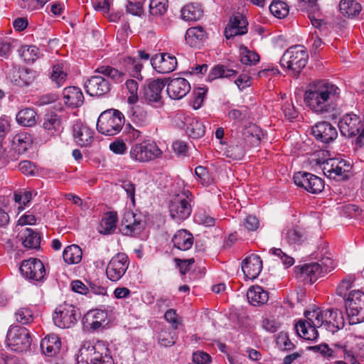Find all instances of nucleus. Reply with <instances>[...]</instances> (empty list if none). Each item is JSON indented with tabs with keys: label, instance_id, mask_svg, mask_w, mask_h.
Masks as SVG:
<instances>
[{
	"label": "nucleus",
	"instance_id": "41",
	"mask_svg": "<svg viewBox=\"0 0 364 364\" xmlns=\"http://www.w3.org/2000/svg\"><path fill=\"white\" fill-rule=\"evenodd\" d=\"M262 131L255 124H250L242 131L244 140L252 146L258 144L261 140Z\"/></svg>",
	"mask_w": 364,
	"mask_h": 364
},
{
	"label": "nucleus",
	"instance_id": "33",
	"mask_svg": "<svg viewBox=\"0 0 364 364\" xmlns=\"http://www.w3.org/2000/svg\"><path fill=\"white\" fill-rule=\"evenodd\" d=\"M61 342L55 335H49L42 339L41 348L42 351L48 356L55 355L60 350Z\"/></svg>",
	"mask_w": 364,
	"mask_h": 364
},
{
	"label": "nucleus",
	"instance_id": "45",
	"mask_svg": "<svg viewBox=\"0 0 364 364\" xmlns=\"http://www.w3.org/2000/svg\"><path fill=\"white\" fill-rule=\"evenodd\" d=\"M96 72L109 77L115 82H121L124 80V74L122 72L110 66H100L96 70Z\"/></svg>",
	"mask_w": 364,
	"mask_h": 364
},
{
	"label": "nucleus",
	"instance_id": "38",
	"mask_svg": "<svg viewBox=\"0 0 364 364\" xmlns=\"http://www.w3.org/2000/svg\"><path fill=\"white\" fill-rule=\"evenodd\" d=\"M339 8L341 14L349 18L358 16L362 10L360 4L355 0H341Z\"/></svg>",
	"mask_w": 364,
	"mask_h": 364
},
{
	"label": "nucleus",
	"instance_id": "46",
	"mask_svg": "<svg viewBox=\"0 0 364 364\" xmlns=\"http://www.w3.org/2000/svg\"><path fill=\"white\" fill-rule=\"evenodd\" d=\"M240 62L244 65H255L259 61V55L244 46L240 47Z\"/></svg>",
	"mask_w": 364,
	"mask_h": 364
},
{
	"label": "nucleus",
	"instance_id": "30",
	"mask_svg": "<svg viewBox=\"0 0 364 364\" xmlns=\"http://www.w3.org/2000/svg\"><path fill=\"white\" fill-rule=\"evenodd\" d=\"M247 298L252 305L260 306L267 302L269 293L259 286H252L247 292Z\"/></svg>",
	"mask_w": 364,
	"mask_h": 364
},
{
	"label": "nucleus",
	"instance_id": "52",
	"mask_svg": "<svg viewBox=\"0 0 364 364\" xmlns=\"http://www.w3.org/2000/svg\"><path fill=\"white\" fill-rule=\"evenodd\" d=\"M225 154L227 157L233 160L241 159L245 155V149L242 144H230L225 151Z\"/></svg>",
	"mask_w": 364,
	"mask_h": 364
},
{
	"label": "nucleus",
	"instance_id": "39",
	"mask_svg": "<svg viewBox=\"0 0 364 364\" xmlns=\"http://www.w3.org/2000/svg\"><path fill=\"white\" fill-rule=\"evenodd\" d=\"M203 11L198 3L186 5L181 10V16L186 21H197L203 16Z\"/></svg>",
	"mask_w": 364,
	"mask_h": 364
},
{
	"label": "nucleus",
	"instance_id": "11",
	"mask_svg": "<svg viewBox=\"0 0 364 364\" xmlns=\"http://www.w3.org/2000/svg\"><path fill=\"white\" fill-rule=\"evenodd\" d=\"M8 346L14 351L23 352L30 348L31 338L27 328L20 326H11L6 335Z\"/></svg>",
	"mask_w": 364,
	"mask_h": 364
},
{
	"label": "nucleus",
	"instance_id": "20",
	"mask_svg": "<svg viewBox=\"0 0 364 364\" xmlns=\"http://www.w3.org/2000/svg\"><path fill=\"white\" fill-rule=\"evenodd\" d=\"M85 89L90 96L101 97L109 92L110 85L103 77L95 75L86 81Z\"/></svg>",
	"mask_w": 364,
	"mask_h": 364
},
{
	"label": "nucleus",
	"instance_id": "25",
	"mask_svg": "<svg viewBox=\"0 0 364 364\" xmlns=\"http://www.w3.org/2000/svg\"><path fill=\"white\" fill-rule=\"evenodd\" d=\"M144 229V224L135 218V214L127 213L121 224V231L124 235L130 236L139 235Z\"/></svg>",
	"mask_w": 364,
	"mask_h": 364
},
{
	"label": "nucleus",
	"instance_id": "5",
	"mask_svg": "<svg viewBox=\"0 0 364 364\" xmlns=\"http://www.w3.org/2000/svg\"><path fill=\"white\" fill-rule=\"evenodd\" d=\"M309 55L304 46L296 45L289 48L280 59L282 67L297 76L308 62Z\"/></svg>",
	"mask_w": 364,
	"mask_h": 364
},
{
	"label": "nucleus",
	"instance_id": "16",
	"mask_svg": "<svg viewBox=\"0 0 364 364\" xmlns=\"http://www.w3.org/2000/svg\"><path fill=\"white\" fill-rule=\"evenodd\" d=\"M19 269L22 275L30 280L41 281L46 275L43 262L36 258L23 260Z\"/></svg>",
	"mask_w": 364,
	"mask_h": 364
},
{
	"label": "nucleus",
	"instance_id": "58",
	"mask_svg": "<svg viewBox=\"0 0 364 364\" xmlns=\"http://www.w3.org/2000/svg\"><path fill=\"white\" fill-rule=\"evenodd\" d=\"M19 80L15 79V82L20 85H28L35 78V75L33 70L28 68H23L18 71Z\"/></svg>",
	"mask_w": 364,
	"mask_h": 364
},
{
	"label": "nucleus",
	"instance_id": "56",
	"mask_svg": "<svg viewBox=\"0 0 364 364\" xmlns=\"http://www.w3.org/2000/svg\"><path fill=\"white\" fill-rule=\"evenodd\" d=\"M132 120L138 127L146 125L149 121L146 112L139 107H136L134 109L132 115Z\"/></svg>",
	"mask_w": 364,
	"mask_h": 364
},
{
	"label": "nucleus",
	"instance_id": "48",
	"mask_svg": "<svg viewBox=\"0 0 364 364\" xmlns=\"http://www.w3.org/2000/svg\"><path fill=\"white\" fill-rule=\"evenodd\" d=\"M14 316L16 321L23 325L31 323L34 320L33 313L32 310L28 307L18 309Z\"/></svg>",
	"mask_w": 364,
	"mask_h": 364
},
{
	"label": "nucleus",
	"instance_id": "13",
	"mask_svg": "<svg viewBox=\"0 0 364 364\" xmlns=\"http://www.w3.org/2000/svg\"><path fill=\"white\" fill-rule=\"evenodd\" d=\"M129 264L128 256L118 253L109 262L106 268L107 277L112 282L119 281L127 272Z\"/></svg>",
	"mask_w": 364,
	"mask_h": 364
},
{
	"label": "nucleus",
	"instance_id": "21",
	"mask_svg": "<svg viewBox=\"0 0 364 364\" xmlns=\"http://www.w3.org/2000/svg\"><path fill=\"white\" fill-rule=\"evenodd\" d=\"M75 142L81 146H88L94 141V132L86 124L77 122L73 127Z\"/></svg>",
	"mask_w": 364,
	"mask_h": 364
},
{
	"label": "nucleus",
	"instance_id": "59",
	"mask_svg": "<svg viewBox=\"0 0 364 364\" xmlns=\"http://www.w3.org/2000/svg\"><path fill=\"white\" fill-rule=\"evenodd\" d=\"M195 221L200 225L207 227H212L215 225V220L203 210L197 212L194 216Z\"/></svg>",
	"mask_w": 364,
	"mask_h": 364
},
{
	"label": "nucleus",
	"instance_id": "61",
	"mask_svg": "<svg viewBox=\"0 0 364 364\" xmlns=\"http://www.w3.org/2000/svg\"><path fill=\"white\" fill-rule=\"evenodd\" d=\"M141 136V132L130 124L125 126L123 136L126 141H133Z\"/></svg>",
	"mask_w": 364,
	"mask_h": 364
},
{
	"label": "nucleus",
	"instance_id": "60",
	"mask_svg": "<svg viewBox=\"0 0 364 364\" xmlns=\"http://www.w3.org/2000/svg\"><path fill=\"white\" fill-rule=\"evenodd\" d=\"M176 336L174 332L162 331L159 335V343L165 347L171 346L176 343Z\"/></svg>",
	"mask_w": 364,
	"mask_h": 364
},
{
	"label": "nucleus",
	"instance_id": "8",
	"mask_svg": "<svg viewBox=\"0 0 364 364\" xmlns=\"http://www.w3.org/2000/svg\"><path fill=\"white\" fill-rule=\"evenodd\" d=\"M346 314L350 324L364 321V292L352 290L346 299Z\"/></svg>",
	"mask_w": 364,
	"mask_h": 364
},
{
	"label": "nucleus",
	"instance_id": "1",
	"mask_svg": "<svg viewBox=\"0 0 364 364\" xmlns=\"http://www.w3.org/2000/svg\"><path fill=\"white\" fill-rule=\"evenodd\" d=\"M339 99L340 89L324 80L311 83L304 94L306 105L317 114H337Z\"/></svg>",
	"mask_w": 364,
	"mask_h": 364
},
{
	"label": "nucleus",
	"instance_id": "31",
	"mask_svg": "<svg viewBox=\"0 0 364 364\" xmlns=\"http://www.w3.org/2000/svg\"><path fill=\"white\" fill-rule=\"evenodd\" d=\"M172 242L176 248L186 251L191 248L193 244V237L187 230H180L173 235Z\"/></svg>",
	"mask_w": 364,
	"mask_h": 364
},
{
	"label": "nucleus",
	"instance_id": "22",
	"mask_svg": "<svg viewBox=\"0 0 364 364\" xmlns=\"http://www.w3.org/2000/svg\"><path fill=\"white\" fill-rule=\"evenodd\" d=\"M324 330L334 333L344 326L343 314L338 309L324 310Z\"/></svg>",
	"mask_w": 364,
	"mask_h": 364
},
{
	"label": "nucleus",
	"instance_id": "57",
	"mask_svg": "<svg viewBox=\"0 0 364 364\" xmlns=\"http://www.w3.org/2000/svg\"><path fill=\"white\" fill-rule=\"evenodd\" d=\"M269 253L277 257L286 268H289L294 264V259L287 255L280 248H272L269 250Z\"/></svg>",
	"mask_w": 364,
	"mask_h": 364
},
{
	"label": "nucleus",
	"instance_id": "51",
	"mask_svg": "<svg viewBox=\"0 0 364 364\" xmlns=\"http://www.w3.org/2000/svg\"><path fill=\"white\" fill-rule=\"evenodd\" d=\"M168 0H151L149 11L151 15L161 16L166 12Z\"/></svg>",
	"mask_w": 364,
	"mask_h": 364
},
{
	"label": "nucleus",
	"instance_id": "50",
	"mask_svg": "<svg viewBox=\"0 0 364 364\" xmlns=\"http://www.w3.org/2000/svg\"><path fill=\"white\" fill-rule=\"evenodd\" d=\"M67 73L64 70L62 64L53 65L50 78L55 82L58 87H60L63 85L67 79Z\"/></svg>",
	"mask_w": 364,
	"mask_h": 364
},
{
	"label": "nucleus",
	"instance_id": "34",
	"mask_svg": "<svg viewBox=\"0 0 364 364\" xmlns=\"http://www.w3.org/2000/svg\"><path fill=\"white\" fill-rule=\"evenodd\" d=\"M12 148L19 154H24L32 144L30 134L21 132L16 134L12 139Z\"/></svg>",
	"mask_w": 364,
	"mask_h": 364
},
{
	"label": "nucleus",
	"instance_id": "40",
	"mask_svg": "<svg viewBox=\"0 0 364 364\" xmlns=\"http://www.w3.org/2000/svg\"><path fill=\"white\" fill-rule=\"evenodd\" d=\"M82 250L77 245H72L65 248L63 257L68 264H77L82 259Z\"/></svg>",
	"mask_w": 364,
	"mask_h": 364
},
{
	"label": "nucleus",
	"instance_id": "27",
	"mask_svg": "<svg viewBox=\"0 0 364 364\" xmlns=\"http://www.w3.org/2000/svg\"><path fill=\"white\" fill-rule=\"evenodd\" d=\"M247 21L242 15L238 14L230 19V24L225 29V36L229 39L247 32Z\"/></svg>",
	"mask_w": 364,
	"mask_h": 364
},
{
	"label": "nucleus",
	"instance_id": "64",
	"mask_svg": "<svg viewBox=\"0 0 364 364\" xmlns=\"http://www.w3.org/2000/svg\"><path fill=\"white\" fill-rule=\"evenodd\" d=\"M277 343L280 348L286 350H291L294 347V343L289 338L287 333L284 332L279 333L277 339Z\"/></svg>",
	"mask_w": 364,
	"mask_h": 364
},
{
	"label": "nucleus",
	"instance_id": "42",
	"mask_svg": "<svg viewBox=\"0 0 364 364\" xmlns=\"http://www.w3.org/2000/svg\"><path fill=\"white\" fill-rule=\"evenodd\" d=\"M36 113L33 109L26 108L21 109L16 114V120L18 124L25 127H32L36 123Z\"/></svg>",
	"mask_w": 364,
	"mask_h": 364
},
{
	"label": "nucleus",
	"instance_id": "44",
	"mask_svg": "<svg viewBox=\"0 0 364 364\" xmlns=\"http://www.w3.org/2000/svg\"><path fill=\"white\" fill-rule=\"evenodd\" d=\"M186 132L189 137L198 139L205 134V127L200 122L194 119H190Z\"/></svg>",
	"mask_w": 364,
	"mask_h": 364
},
{
	"label": "nucleus",
	"instance_id": "49",
	"mask_svg": "<svg viewBox=\"0 0 364 364\" xmlns=\"http://www.w3.org/2000/svg\"><path fill=\"white\" fill-rule=\"evenodd\" d=\"M269 11L274 16L283 18L289 14V6L284 1H274L270 4Z\"/></svg>",
	"mask_w": 364,
	"mask_h": 364
},
{
	"label": "nucleus",
	"instance_id": "26",
	"mask_svg": "<svg viewBox=\"0 0 364 364\" xmlns=\"http://www.w3.org/2000/svg\"><path fill=\"white\" fill-rule=\"evenodd\" d=\"M208 38V34L200 26L189 28L186 33V43L191 47L200 48Z\"/></svg>",
	"mask_w": 364,
	"mask_h": 364
},
{
	"label": "nucleus",
	"instance_id": "32",
	"mask_svg": "<svg viewBox=\"0 0 364 364\" xmlns=\"http://www.w3.org/2000/svg\"><path fill=\"white\" fill-rule=\"evenodd\" d=\"M121 63L124 70L129 73L132 77L142 80L143 77L141 74V71L143 65L139 59L127 56L122 59Z\"/></svg>",
	"mask_w": 364,
	"mask_h": 364
},
{
	"label": "nucleus",
	"instance_id": "14",
	"mask_svg": "<svg viewBox=\"0 0 364 364\" xmlns=\"http://www.w3.org/2000/svg\"><path fill=\"white\" fill-rule=\"evenodd\" d=\"M338 127L341 133L347 137H353L360 132L364 129V119H362L360 116L348 113L342 117L338 122Z\"/></svg>",
	"mask_w": 364,
	"mask_h": 364
},
{
	"label": "nucleus",
	"instance_id": "29",
	"mask_svg": "<svg viewBox=\"0 0 364 364\" xmlns=\"http://www.w3.org/2000/svg\"><path fill=\"white\" fill-rule=\"evenodd\" d=\"M41 240L40 234L29 228H26L22 231L20 235V240L23 246L27 250L39 249Z\"/></svg>",
	"mask_w": 364,
	"mask_h": 364
},
{
	"label": "nucleus",
	"instance_id": "55",
	"mask_svg": "<svg viewBox=\"0 0 364 364\" xmlns=\"http://www.w3.org/2000/svg\"><path fill=\"white\" fill-rule=\"evenodd\" d=\"M355 279L353 276H347L338 285L336 289L337 294L342 296L345 300L348 296L347 291L352 287Z\"/></svg>",
	"mask_w": 364,
	"mask_h": 364
},
{
	"label": "nucleus",
	"instance_id": "2",
	"mask_svg": "<svg viewBox=\"0 0 364 364\" xmlns=\"http://www.w3.org/2000/svg\"><path fill=\"white\" fill-rule=\"evenodd\" d=\"M88 359L102 362L104 364H114L109 350L102 341L82 342L77 355V364H88Z\"/></svg>",
	"mask_w": 364,
	"mask_h": 364
},
{
	"label": "nucleus",
	"instance_id": "9",
	"mask_svg": "<svg viewBox=\"0 0 364 364\" xmlns=\"http://www.w3.org/2000/svg\"><path fill=\"white\" fill-rule=\"evenodd\" d=\"M80 316L81 314L75 306L64 302L56 307L53 314V320L56 326L69 328L75 325Z\"/></svg>",
	"mask_w": 364,
	"mask_h": 364
},
{
	"label": "nucleus",
	"instance_id": "62",
	"mask_svg": "<svg viewBox=\"0 0 364 364\" xmlns=\"http://www.w3.org/2000/svg\"><path fill=\"white\" fill-rule=\"evenodd\" d=\"M14 199L16 203L25 206L32 199V193L29 191H18L14 193Z\"/></svg>",
	"mask_w": 364,
	"mask_h": 364
},
{
	"label": "nucleus",
	"instance_id": "24",
	"mask_svg": "<svg viewBox=\"0 0 364 364\" xmlns=\"http://www.w3.org/2000/svg\"><path fill=\"white\" fill-rule=\"evenodd\" d=\"M190 90V83L187 80L183 77L171 79L167 85V93L172 99H181L185 97Z\"/></svg>",
	"mask_w": 364,
	"mask_h": 364
},
{
	"label": "nucleus",
	"instance_id": "23",
	"mask_svg": "<svg viewBox=\"0 0 364 364\" xmlns=\"http://www.w3.org/2000/svg\"><path fill=\"white\" fill-rule=\"evenodd\" d=\"M242 269L246 279L251 280L256 279L262 269V262L260 257L255 254L246 257L242 262Z\"/></svg>",
	"mask_w": 364,
	"mask_h": 364
},
{
	"label": "nucleus",
	"instance_id": "18",
	"mask_svg": "<svg viewBox=\"0 0 364 364\" xmlns=\"http://www.w3.org/2000/svg\"><path fill=\"white\" fill-rule=\"evenodd\" d=\"M164 86V80L157 79L150 81L144 88L143 99L148 104L156 103V107L162 106L161 92Z\"/></svg>",
	"mask_w": 364,
	"mask_h": 364
},
{
	"label": "nucleus",
	"instance_id": "3",
	"mask_svg": "<svg viewBox=\"0 0 364 364\" xmlns=\"http://www.w3.org/2000/svg\"><path fill=\"white\" fill-rule=\"evenodd\" d=\"M306 320H300L295 325L297 334L309 341H314L318 338L317 328L324 329V310L314 309L304 313Z\"/></svg>",
	"mask_w": 364,
	"mask_h": 364
},
{
	"label": "nucleus",
	"instance_id": "6",
	"mask_svg": "<svg viewBox=\"0 0 364 364\" xmlns=\"http://www.w3.org/2000/svg\"><path fill=\"white\" fill-rule=\"evenodd\" d=\"M318 262L305 264L303 266L294 267V272L297 277L301 278L306 283L312 284L323 273L331 272L333 269V261L328 258H323Z\"/></svg>",
	"mask_w": 364,
	"mask_h": 364
},
{
	"label": "nucleus",
	"instance_id": "63",
	"mask_svg": "<svg viewBox=\"0 0 364 364\" xmlns=\"http://www.w3.org/2000/svg\"><path fill=\"white\" fill-rule=\"evenodd\" d=\"M205 90L202 87H198L193 91V97L191 100V105L196 109L200 108L203 104Z\"/></svg>",
	"mask_w": 364,
	"mask_h": 364
},
{
	"label": "nucleus",
	"instance_id": "35",
	"mask_svg": "<svg viewBox=\"0 0 364 364\" xmlns=\"http://www.w3.org/2000/svg\"><path fill=\"white\" fill-rule=\"evenodd\" d=\"M107 318V314L105 311L95 309L91 310L85 315L86 322L93 330L101 328Z\"/></svg>",
	"mask_w": 364,
	"mask_h": 364
},
{
	"label": "nucleus",
	"instance_id": "17",
	"mask_svg": "<svg viewBox=\"0 0 364 364\" xmlns=\"http://www.w3.org/2000/svg\"><path fill=\"white\" fill-rule=\"evenodd\" d=\"M311 134L317 141L328 144L338 136L336 128L330 122L323 121L317 122L311 127Z\"/></svg>",
	"mask_w": 364,
	"mask_h": 364
},
{
	"label": "nucleus",
	"instance_id": "53",
	"mask_svg": "<svg viewBox=\"0 0 364 364\" xmlns=\"http://www.w3.org/2000/svg\"><path fill=\"white\" fill-rule=\"evenodd\" d=\"M126 87L129 91V96L127 98V102L129 104H135L139 100L138 97V88L139 85L138 82L132 79L127 80L126 81Z\"/></svg>",
	"mask_w": 364,
	"mask_h": 364
},
{
	"label": "nucleus",
	"instance_id": "15",
	"mask_svg": "<svg viewBox=\"0 0 364 364\" xmlns=\"http://www.w3.org/2000/svg\"><path fill=\"white\" fill-rule=\"evenodd\" d=\"M293 178L296 186L304 188L311 193H319L324 188L323 181L320 177L310 173L298 172L294 174Z\"/></svg>",
	"mask_w": 364,
	"mask_h": 364
},
{
	"label": "nucleus",
	"instance_id": "4",
	"mask_svg": "<svg viewBox=\"0 0 364 364\" xmlns=\"http://www.w3.org/2000/svg\"><path fill=\"white\" fill-rule=\"evenodd\" d=\"M124 121V114L118 109H107L100 114L97 129L105 136H115L122 129Z\"/></svg>",
	"mask_w": 364,
	"mask_h": 364
},
{
	"label": "nucleus",
	"instance_id": "37",
	"mask_svg": "<svg viewBox=\"0 0 364 364\" xmlns=\"http://www.w3.org/2000/svg\"><path fill=\"white\" fill-rule=\"evenodd\" d=\"M43 127L48 135L53 136L60 131L61 119L55 113L47 114L44 117Z\"/></svg>",
	"mask_w": 364,
	"mask_h": 364
},
{
	"label": "nucleus",
	"instance_id": "7",
	"mask_svg": "<svg viewBox=\"0 0 364 364\" xmlns=\"http://www.w3.org/2000/svg\"><path fill=\"white\" fill-rule=\"evenodd\" d=\"M319 164L323 174L329 178L344 181L351 174V164L342 159L331 158L320 162Z\"/></svg>",
	"mask_w": 364,
	"mask_h": 364
},
{
	"label": "nucleus",
	"instance_id": "12",
	"mask_svg": "<svg viewBox=\"0 0 364 364\" xmlns=\"http://www.w3.org/2000/svg\"><path fill=\"white\" fill-rule=\"evenodd\" d=\"M168 209L171 217L177 223L187 219L192 212L190 200L184 193L177 194L171 198Z\"/></svg>",
	"mask_w": 364,
	"mask_h": 364
},
{
	"label": "nucleus",
	"instance_id": "54",
	"mask_svg": "<svg viewBox=\"0 0 364 364\" xmlns=\"http://www.w3.org/2000/svg\"><path fill=\"white\" fill-rule=\"evenodd\" d=\"M343 352L344 358L351 364H359L358 360H364V345L355 352L347 350L346 349H344Z\"/></svg>",
	"mask_w": 364,
	"mask_h": 364
},
{
	"label": "nucleus",
	"instance_id": "36",
	"mask_svg": "<svg viewBox=\"0 0 364 364\" xmlns=\"http://www.w3.org/2000/svg\"><path fill=\"white\" fill-rule=\"evenodd\" d=\"M117 223V214L116 212L106 213L100 222L99 232L103 235H109L112 233L116 228Z\"/></svg>",
	"mask_w": 364,
	"mask_h": 364
},
{
	"label": "nucleus",
	"instance_id": "28",
	"mask_svg": "<svg viewBox=\"0 0 364 364\" xmlns=\"http://www.w3.org/2000/svg\"><path fill=\"white\" fill-rule=\"evenodd\" d=\"M65 103L70 106L77 107L84 102V95L81 90L77 87H68L63 90Z\"/></svg>",
	"mask_w": 364,
	"mask_h": 364
},
{
	"label": "nucleus",
	"instance_id": "10",
	"mask_svg": "<svg viewBox=\"0 0 364 364\" xmlns=\"http://www.w3.org/2000/svg\"><path fill=\"white\" fill-rule=\"evenodd\" d=\"M130 158L139 163H146L161 159L163 151L155 142H141L133 145L129 151Z\"/></svg>",
	"mask_w": 364,
	"mask_h": 364
},
{
	"label": "nucleus",
	"instance_id": "19",
	"mask_svg": "<svg viewBox=\"0 0 364 364\" xmlns=\"http://www.w3.org/2000/svg\"><path fill=\"white\" fill-rule=\"evenodd\" d=\"M151 64L156 72L166 74L175 70L177 66V60L174 55L171 54L159 53L151 58Z\"/></svg>",
	"mask_w": 364,
	"mask_h": 364
},
{
	"label": "nucleus",
	"instance_id": "47",
	"mask_svg": "<svg viewBox=\"0 0 364 364\" xmlns=\"http://www.w3.org/2000/svg\"><path fill=\"white\" fill-rule=\"evenodd\" d=\"M18 52L26 62H34L39 57V49L35 46H23Z\"/></svg>",
	"mask_w": 364,
	"mask_h": 364
},
{
	"label": "nucleus",
	"instance_id": "43",
	"mask_svg": "<svg viewBox=\"0 0 364 364\" xmlns=\"http://www.w3.org/2000/svg\"><path fill=\"white\" fill-rule=\"evenodd\" d=\"M236 73V70L229 69L225 65H217L212 68L210 73L208 75V79L210 80H213L220 77L229 78L235 76Z\"/></svg>",
	"mask_w": 364,
	"mask_h": 364
}]
</instances>
